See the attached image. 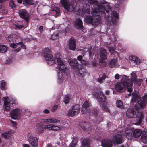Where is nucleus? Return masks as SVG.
<instances>
[{
  "mask_svg": "<svg viewBox=\"0 0 147 147\" xmlns=\"http://www.w3.org/2000/svg\"><path fill=\"white\" fill-rule=\"evenodd\" d=\"M123 76V75L122 76L121 75H120L118 74H117L115 75V78L116 79H118L119 78H121V77H122V76Z\"/></svg>",
  "mask_w": 147,
  "mask_h": 147,
  "instance_id": "46",
  "label": "nucleus"
},
{
  "mask_svg": "<svg viewBox=\"0 0 147 147\" xmlns=\"http://www.w3.org/2000/svg\"><path fill=\"white\" fill-rule=\"evenodd\" d=\"M68 62L71 67L74 69H76V70L75 71L76 76L80 78L83 76V71L81 67H80V65L78 64L77 61L75 59L70 58L68 60Z\"/></svg>",
  "mask_w": 147,
  "mask_h": 147,
  "instance_id": "6",
  "label": "nucleus"
},
{
  "mask_svg": "<svg viewBox=\"0 0 147 147\" xmlns=\"http://www.w3.org/2000/svg\"><path fill=\"white\" fill-rule=\"evenodd\" d=\"M89 55L90 56V57H91V53H90V52H89Z\"/></svg>",
  "mask_w": 147,
  "mask_h": 147,
  "instance_id": "59",
  "label": "nucleus"
},
{
  "mask_svg": "<svg viewBox=\"0 0 147 147\" xmlns=\"http://www.w3.org/2000/svg\"><path fill=\"white\" fill-rule=\"evenodd\" d=\"M10 122L14 127H15L16 126V124L15 122L13 121L12 120H10Z\"/></svg>",
  "mask_w": 147,
  "mask_h": 147,
  "instance_id": "49",
  "label": "nucleus"
},
{
  "mask_svg": "<svg viewBox=\"0 0 147 147\" xmlns=\"http://www.w3.org/2000/svg\"><path fill=\"white\" fill-rule=\"evenodd\" d=\"M39 30L40 32L41 33L42 32L43 30V27L42 26H40L39 27Z\"/></svg>",
  "mask_w": 147,
  "mask_h": 147,
  "instance_id": "50",
  "label": "nucleus"
},
{
  "mask_svg": "<svg viewBox=\"0 0 147 147\" xmlns=\"http://www.w3.org/2000/svg\"><path fill=\"white\" fill-rule=\"evenodd\" d=\"M23 4L26 6L31 5L33 4L32 0H23Z\"/></svg>",
  "mask_w": 147,
  "mask_h": 147,
  "instance_id": "39",
  "label": "nucleus"
},
{
  "mask_svg": "<svg viewBox=\"0 0 147 147\" xmlns=\"http://www.w3.org/2000/svg\"><path fill=\"white\" fill-rule=\"evenodd\" d=\"M10 6L13 9L15 8L16 5L14 3V2L12 1H11L9 3Z\"/></svg>",
  "mask_w": 147,
  "mask_h": 147,
  "instance_id": "40",
  "label": "nucleus"
},
{
  "mask_svg": "<svg viewBox=\"0 0 147 147\" xmlns=\"http://www.w3.org/2000/svg\"><path fill=\"white\" fill-rule=\"evenodd\" d=\"M142 130L140 129H136L134 130L133 132V135L135 138L139 137L141 134Z\"/></svg>",
  "mask_w": 147,
  "mask_h": 147,
  "instance_id": "30",
  "label": "nucleus"
},
{
  "mask_svg": "<svg viewBox=\"0 0 147 147\" xmlns=\"http://www.w3.org/2000/svg\"><path fill=\"white\" fill-rule=\"evenodd\" d=\"M80 107L78 105H76L71 108L67 113L68 116L73 117L78 115L80 111Z\"/></svg>",
  "mask_w": 147,
  "mask_h": 147,
  "instance_id": "10",
  "label": "nucleus"
},
{
  "mask_svg": "<svg viewBox=\"0 0 147 147\" xmlns=\"http://www.w3.org/2000/svg\"><path fill=\"white\" fill-rule=\"evenodd\" d=\"M129 77L126 75H123L121 81L116 83L115 85V89L117 92H123L126 87L128 92L129 93L131 92L133 89L132 82L129 80ZM128 96H131L130 93L128 94Z\"/></svg>",
  "mask_w": 147,
  "mask_h": 147,
  "instance_id": "3",
  "label": "nucleus"
},
{
  "mask_svg": "<svg viewBox=\"0 0 147 147\" xmlns=\"http://www.w3.org/2000/svg\"><path fill=\"white\" fill-rule=\"evenodd\" d=\"M129 61L130 63H134L139 65L140 63V60L136 56H131L129 57Z\"/></svg>",
  "mask_w": 147,
  "mask_h": 147,
  "instance_id": "20",
  "label": "nucleus"
},
{
  "mask_svg": "<svg viewBox=\"0 0 147 147\" xmlns=\"http://www.w3.org/2000/svg\"><path fill=\"white\" fill-rule=\"evenodd\" d=\"M3 100L4 101V105L3 107L4 110L6 111H8L10 109V103L11 102V104H16V100L15 99H12V101L10 100L8 97H3Z\"/></svg>",
  "mask_w": 147,
  "mask_h": 147,
  "instance_id": "9",
  "label": "nucleus"
},
{
  "mask_svg": "<svg viewBox=\"0 0 147 147\" xmlns=\"http://www.w3.org/2000/svg\"><path fill=\"white\" fill-rule=\"evenodd\" d=\"M74 138L72 137V139H73Z\"/></svg>",
  "mask_w": 147,
  "mask_h": 147,
  "instance_id": "64",
  "label": "nucleus"
},
{
  "mask_svg": "<svg viewBox=\"0 0 147 147\" xmlns=\"http://www.w3.org/2000/svg\"><path fill=\"white\" fill-rule=\"evenodd\" d=\"M72 98V96L70 95H66L64 97L65 103L66 104L68 103L69 102V100Z\"/></svg>",
  "mask_w": 147,
  "mask_h": 147,
  "instance_id": "32",
  "label": "nucleus"
},
{
  "mask_svg": "<svg viewBox=\"0 0 147 147\" xmlns=\"http://www.w3.org/2000/svg\"><path fill=\"white\" fill-rule=\"evenodd\" d=\"M109 51L110 52L111 55H114L115 56H119L118 53L115 51L113 47H108Z\"/></svg>",
  "mask_w": 147,
  "mask_h": 147,
  "instance_id": "31",
  "label": "nucleus"
},
{
  "mask_svg": "<svg viewBox=\"0 0 147 147\" xmlns=\"http://www.w3.org/2000/svg\"><path fill=\"white\" fill-rule=\"evenodd\" d=\"M105 94L107 95H108L109 94V92L108 90H107L105 92Z\"/></svg>",
  "mask_w": 147,
  "mask_h": 147,
  "instance_id": "55",
  "label": "nucleus"
},
{
  "mask_svg": "<svg viewBox=\"0 0 147 147\" xmlns=\"http://www.w3.org/2000/svg\"><path fill=\"white\" fill-rule=\"evenodd\" d=\"M10 47L13 48H15L18 47L17 49L14 50V52L16 53L19 52L21 49L20 47L21 48L25 49L26 46L23 44V43L21 42H19L18 43H12L10 44Z\"/></svg>",
  "mask_w": 147,
  "mask_h": 147,
  "instance_id": "13",
  "label": "nucleus"
},
{
  "mask_svg": "<svg viewBox=\"0 0 147 147\" xmlns=\"http://www.w3.org/2000/svg\"><path fill=\"white\" fill-rule=\"evenodd\" d=\"M124 135L120 132L117 135L114 136L113 138L112 142L114 144H118L121 143L123 142L122 139Z\"/></svg>",
  "mask_w": 147,
  "mask_h": 147,
  "instance_id": "14",
  "label": "nucleus"
},
{
  "mask_svg": "<svg viewBox=\"0 0 147 147\" xmlns=\"http://www.w3.org/2000/svg\"><path fill=\"white\" fill-rule=\"evenodd\" d=\"M81 63L82 65H87L88 63L84 60H82L81 61Z\"/></svg>",
  "mask_w": 147,
  "mask_h": 147,
  "instance_id": "48",
  "label": "nucleus"
},
{
  "mask_svg": "<svg viewBox=\"0 0 147 147\" xmlns=\"http://www.w3.org/2000/svg\"><path fill=\"white\" fill-rule=\"evenodd\" d=\"M75 26L77 28H82V22L80 19H76L75 22Z\"/></svg>",
  "mask_w": 147,
  "mask_h": 147,
  "instance_id": "28",
  "label": "nucleus"
},
{
  "mask_svg": "<svg viewBox=\"0 0 147 147\" xmlns=\"http://www.w3.org/2000/svg\"><path fill=\"white\" fill-rule=\"evenodd\" d=\"M53 12L55 17H57L59 16L60 10L57 7L54 8Z\"/></svg>",
  "mask_w": 147,
  "mask_h": 147,
  "instance_id": "34",
  "label": "nucleus"
},
{
  "mask_svg": "<svg viewBox=\"0 0 147 147\" xmlns=\"http://www.w3.org/2000/svg\"><path fill=\"white\" fill-rule=\"evenodd\" d=\"M34 137L32 136V134L31 133L29 132L27 134V138L28 140H29L31 138H32L33 137Z\"/></svg>",
  "mask_w": 147,
  "mask_h": 147,
  "instance_id": "43",
  "label": "nucleus"
},
{
  "mask_svg": "<svg viewBox=\"0 0 147 147\" xmlns=\"http://www.w3.org/2000/svg\"><path fill=\"white\" fill-rule=\"evenodd\" d=\"M30 143L33 146L36 147L38 145V140L37 138L34 137L31 138L29 140Z\"/></svg>",
  "mask_w": 147,
  "mask_h": 147,
  "instance_id": "26",
  "label": "nucleus"
},
{
  "mask_svg": "<svg viewBox=\"0 0 147 147\" xmlns=\"http://www.w3.org/2000/svg\"><path fill=\"white\" fill-rule=\"evenodd\" d=\"M47 147H50V145L48 146Z\"/></svg>",
  "mask_w": 147,
  "mask_h": 147,
  "instance_id": "61",
  "label": "nucleus"
},
{
  "mask_svg": "<svg viewBox=\"0 0 147 147\" xmlns=\"http://www.w3.org/2000/svg\"><path fill=\"white\" fill-rule=\"evenodd\" d=\"M135 102V107L134 108L128 109L126 112V115L129 118L138 117L137 122L135 124L139 125L141 123L143 118L142 113L139 111L140 109H143L147 103V95H145L142 98H141L139 95L138 92L135 91L132 93V97L131 102Z\"/></svg>",
  "mask_w": 147,
  "mask_h": 147,
  "instance_id": "2",
  "label": "nucleus"
},
{
  "mask_svg": "<svg viewBox=\"0 0 147 147\" xmlns=\"http://www.w3.org/2000/svg\"><path fill=\"white\" fill-rule=\"evenodd\" d=\"M21 112V111L18 109L13 110L10 112L11 118L14 119H18L22 115Z\"/></svg>",
  "mask_w": 147,
  "mask_h": 147,
  "instance_id": "15",
  "label": "nucleus"
},
{
  "mask_svg": "<svg viewBox=\"0 0 147 147\" xmlns=\"http://www.w3.org/2000/svg\"><path fill=\"white\" fill-rule=\"evenodd\" d=\"M80 125L84 130H89L91 129V125L88 122H84L80 123Z\"/></svg>",
  "mask_w": 147,
  "mask_h": 147,
  "instance_id": "22",
  "label": "nucleus"
},
{
  "mask_svg": "<svg viewBox=\"0 0 147 147\" xmlns=\"http://www.w3.org/2000/svg\"><path fill=\"white\" fill-rule=\"evenodd\" d=\"M36 131L38 133H42L44 131V129L49 130L57 131L64 130L65 127L61 125H56L52 124L46 125L44 128L42 123L38 122L36 124Z\"/></svg>",
  "mask_w": 147,
  "mask_h": 147,
  "instance_id": "5",
  "label": "nucleus"
},
{
  "mask_svg": "<svg viewBox=\"0 0 147 147\" xmlns=\"http://www.w3.org/2000/svg\"><path fill=\"white\" fill-rule=\"evenodd\" d=\"M106 77V76L105 75H103L102 78H100L98 79V81L100 83H101L103 80L105 79Z\"/></svg>",
  "mask_w": 147,
  "mask_h": 147,
  "instance_id": "41",
  "label": "nucleus"
},
{
  "mask_svg": "<svg viewBox=\"0 0 147 147\" xmlns=\"http://www.w3.org/2000/svg\"><path fill=\"white\" fill-rule=\"evenodd\" d=\"M8 0H0V3L3 2L7 1Z\"/></svg>",
  "mask_w": 147,
  "mask_h": 147,
  "instance_id": "58",
  "label": "nucleus"
},
{
  "mask_svg": "<svg viewBox=\"0 0 147 147\" xmlns=\"http://www.w3.org/2000/svg\"><path fill=\"white\" fill-rule=\"evenodd\" d=\"M23 0H17V1L18 3H22Z\"/></svg>",
  "mask_w": 147,
  "mask_h": 147,
  "instance_id": "57",
  "label": "nucleus"
},
{
  "mask_svg": "<svg viewBox=\"0 0 147 147\" xmlns=\"http://www.w3.org/2000/svg\"><path fill=\"white\" fill-rule=\"evenodd\" d=\"M141 140L142 142L147 143V132L146 131H143L142 132Z\"/></svg>",
  "mask_w": 147,
  "mask_h": 147,
  "instance_id": "29",
  "label": "nucleus"
},
{
  "mask_svg": "<svg viewBox=\"0 0 147 147\" xmlns=\"http://www.w3.org/2000/svg\"><path fill=\"white\" fill-rule=\"evenodd\" d=\"M77 142V138H74L72 140V142L69 145V147H75ZM66 144H63L61 147H66Z\"/></svg>",
  "mask_w": 147,
  "mask_h": 147,
  "instance_id": "27",
  "label": "nucleus"
},
{
  "mask_svg": "<svg viewBox=\"0 0 147 147\" xmlns=\"http://www.w3.org/2000/svg\"><path fill=\"white\" fill-rule=\"evenodd\" d=\"M68 46L69 49L71 50L74 51L76 48V41L72 38H71L68 42Z\"/></svg>",
  "mask_w": 147,
  "mask_h": 147,
  "instance_id": "19",
  "label": "nucleus"
},
{
  "mask_svg": "<svg viewBox=\"0 0 147 147\" xmlns=\"http://www.w3.org/2000/svg\"><path fill=\"white\" fill-rule=\"evenodd\" d=\"M131 78L132 81L134 82L140 86L141 83L142 81V80L140 79L137 80L136 79V75L134 72L131 73Z\"/></svg>",
  "mask_w": 147,
  "mask_h": 147,
  "instance_id": "21",
  "label": "nucleus"
},
{
  "mask_svg": "<svg viewBox=\"0 0 147 147\" xmlns=\"http://www.w3.org/2000/svg\"><path fill=\"white\" fill-rule=\"evenodd\" d=\"M43 112L44 113L46 114H48L49 113V111L47 109H45L43 111Z\"/></svg>",
  "mask_w": 147,
  "mask_h": 147,
  "instance_id": "52",
  "label": "nucleus"
},
{
  "mask_svg": "<svg viewBox=\"0 0 147 147\" xmlns=\"http://www.w3.org/2000/svg\"><path fill=\"white\" fill-rule=\"evenodd\" d=\"M114 40L115 41V40H116V38H115L114 37Z\"/></svg>",
  "mask_w": 147,
  "mask_h": 147,
  "instance_id": "60",
  "label": "nucleus"
},
{
  "mask_svg": "<svg viewBox=\"0 0 147 147\" xmlns=\"http://www.w3.org/2000/svg\"><path fill=\"white\" fill-rule=\"evenodd\" d=\"M11 133L10 131L3 133L2 134V137L5 138H7L11 135Z\"/></svg>",
  "mask_w": 147,
  "mask_h": 147,
  "instance_id": "35",
  "label": "nucleus"
},
{
  "mask_svg": "<svg viewBox=\"0 0 147 147\" xmlns=\"http://www.w3.org/2000/svg\"><path fill=\"white\" fill-rule=\"evenodd\" d=\"M43 121L46 124H49L51 123H58L60 124L59 125H61V126H63L62 125H61V123L60 122V120L53 118H50L48 119H44ZM65 127V126H63Z\"/></svg>",
  "mask_w": 147,
  "mask_h": 147,
  "instance_id": "17",
  "label": "nucleus"
},
{
  "mask_svg": "<svg viewBox=\"0 0 147 147\" xmlns=\"http://www.w3.org/2000/svg\"><path fill=\"white\" fill-rule=\"evenodd\" d=\"M102 119H101L99 121H96V123L98 124L100 123V122L101 121H102Z\"/></svg>",
  "mask_w": 147,
  "mask_h": 147,
  "instance_id": "56",
  "label": "nucleus"
},
{
  "mask_svg": "<svg viewBox=\"0 0 147 147\" xmlns=\"http://www.w3.org/2000/svg\"><path fill=\"white\" fill-rule=\"evenodd\" d=\"M81 147H89V142L87 139H83Z\"/></svg>",
  "mask_w": 147,
  "mask_h": 147,
  "instance_id": "33",
  "label": "nucleus"
},
{
  "mask_svg": "<svg viewBox=\"0 0 147 147\" xmlns=\"http://www.w3.org/2000/svg\"><path fill=\"white\" fill-rule=\"evenodd\" d=\"M97 101L99 102L102 109L106 111H108L109 109L105 104V101L106 99V96L102 92L98 93L96 96Z\"/></svg>",
  "mask_w": 147,
  "mask_h": 147,
  "instance_id": "8",
  "label": "nucleus"
},
{
  "mask_svg": "<svg viewBox=\"0 0 147 147\" xmlns=\"http://www.w3.org/2000/svg\"><path fill=\"white\" fill-rule=\"evenodd\" d=\"M42 53L47 63L49 65L53 64L55 60L51 54L50 49L48 48H45L43 49Z\"/></svg>",
  "mask_w": 147,
  "mask_h": 147,
  "instance_id": "7",
  "label": "nucleus"
},
{
  "mask_svg": "<svg viewBox=\"0 0 147 147\" xmlns=\"http://www.w3.org/2000/svg\"><path fill=\"white\" fill-rule=\"evenodd\" d=\"M116 106L121 109H122L124 107L122 102L121 100H117L116 102Z\"/></svg>",
  "mask_w": 147,
  "mask_h": 147,
  "instance_id": "38",
  "label": "nucleus"
},
{
  "mask_svg": "<svg viewBox=\"0 0 147 147\" xmlns=\"http://www.w3.org/2000/svg\"><path fill=\"white\" fill-rule=\"evenodd\" d=\"M7 40L9 42L13 40L12 37L11 36L9 35L7 38Z\"/></svg>",
  "mask_w": 147,
  "mask_h": 147,
  "instance_id": "47",
  "label": "nucleus"
},
{
  "mask_svg": "<svg viewBox=\"0 0 147 147\" xmlns=\"http://www.w3.org/2000/svg\"><path fill=\"white\" fill-rule=\"evenodd\" d=\"M57 63L58 66L56 67V70L57 73V80L58 82L60 84L63 81V75L62 73L64 74H67V70L65 67L64 62L62 61L61 58L59 57L57 58Z\"/></svg>",
  "mask_w": 147,
  "mask_h": 147,
  "instance_id": "4",
  "label": "nucleus"
},
{
  "mask_svg": "<svg viewBox=\"0 0 147 147\" xmlns=\"http://www.w3.org/2000/svg\"><path fill=\"white\" fill-rule=\"evenodd\" d=\"M57 144L58 145H59V143H57Z\"/></svg>",
  "mask_w": 147,
  "mask_h": 147,
  "instance_id": "62",
  "label": "nucleus"
},
{
  "mask_svg": "<svg viewBox=\"0 0 147 147\" xmlns=\"http://www.w3.org/2000/svg\"><path fill=\"white\" fill-rule=\"evenodd\" d=\"M58 106L57 105H55L51 109V111L54 112L57 109Z\"/></svg>",
  "mask_w": 147,
  "mask_h": 147,
  "instance_id": "44",
  "label": "nucleus"
},
{
  "mask_svg": "<svg viewBox=\"0 0 147 147\" xmlns=\"http://www.w3.org/2000/svg\"><path fill=\"white\" fill-rule=\"evenodd\" d=\"M13 61L12 59H8L5 61V63L6 64H10L12 63Z\"/></svg>",
  "mask_w": 147,
  "mask_h": 147,
  "instance_id": "42",
  "label": "nucleus"
},
{
  "mask_svg": "<svg viewBox=\"0 0 147 147\" xmlns=\"http://www.w3.org/2000/svg\"><path fill=\"white\" fill-rule=\"evenodd\" d=\"M59 38L58 32H56L52 35L51 38L53 40H55Z\"/></svg>",
  "mask_w": 147,
  "mask_h": 147,
  "instance_id": "37",
  "label": "nucleus"
},
{
  "mask_svg": "<svg viewBox=\"0 0 147 147\" xmlns=\"http://www.w3.org/2000/svg\"><path fill=\"white\" fill-rule=\"evenodd\" d=\"M6 82L4 80L0 82V88L2 90H4L6 89Z\"/></svg>",
  "mask_w": 147,
  "mask_h": 147,
  "instance_id": "36",
  "label": "nucleus"
},
{
  "mask_svg": "<svg viewBox=\"0 0 147 147\" xmlns=\"http://www.w3.org/2000/svg\"><path fill=\"white\" fill-rule=\"evenodd\" d=\"M133 130V128L131 127L126 128L125 129L126 136L128 139H131L132 138Z\"/></svg>",
  "mask_w": 147,
  "mask_h": 147,
  "instance_id": "24",
  "label": "nucleus"
},
{
  "mask_svg": "<svg viewBox=\"0 0 147 147\" xmlns=\"http://www.w3.org/2000/svg\"><path fill=\"white\" fill-rule=\"evenodd\" d=\"M78 59L80 61L82 60V56L79 55L77 57Z\"/></svg>",
  "mask_w": 147,
  "mask_h": 147,
  "instance_id": "51",
  "label": "nucleus"
},
{
  "mask_svg": "<svg viewBox=\"0 0 147 147\" xmlns=\"http://www.w3.org/2000/svg\"><path fill=\"white\" fill-rule=\"evenodd\" d=\"M18 13L20 17L24 19L27 23L29 22V20L28 19L29 15L26 10L24 9H20L19 10Z\"/></svg>",
  "mask_w": 147,
  "mask_h": 147,
  "instance_id": "16",
  "label": "nucleus"
},
{
  "mask_svg": "<svg viewBox=\"0 0 147 147\" xmlns=\"http://www.w3.org/2000/svg\"><path fill=\"white\" fill-rule=\"evenodd\" d=\"M89 104L87 101H86L83 104L81 112L82 113H86L88 110Z\"/></svg>",
  "mask_w": 147,
  "mask_h": 147,
  "instance_id": "23",
  "label": "nucleus"
},
{
  "mask_svg": "<svg viewBox=\"0 0 147 147\" xmlns=\"http://www.w3.org/2000/svg\"><path fill=\"white\" fill-rule=\"evenodd\" d=\"M22 147H30V146L27 144H24L22 145Z\"/></svg>",
  "mask_w": 147,
  "mask_h": 147,
  "instance_id": "53",
  "label": "nucleus"
},
{
  "mask_svg": "<svg viewBox=\"0 0 147 147\" xmlns=\"http://www.w3.org/2000/svg\"><path fill=\"white\" fill-rule=\"evenodd\" d=\"M100 63H102L105 66L107 64V61L105 60L107 59V56L108 53L106 50L103 48H101L100 49Z\"/></svg>",
  "mask_w": 147,
  "mask_h": 147,
  "instance_id": "12",
  "label": "nucleus"
},
{
  "mask_svg": "<svg viewBox=\"0 0 147 147\" xmlns=\"http://www.w3.org/2000/svg\"><path fill=\"white\" fill-rule=\"evenodd\" d=\"M88 2L90 5H93V7H92V11L90 14V10L89 6L86 3L83 4V8L82 7V4L80 6L82 8H80L78 11V13L80 15V13L82 11L83 14V16H85V22L89 23L98 24L100 22V17L103 15L107 20L111 21L112 23L115 21L116 19L119 17L117 13L116 12L112 13L111 17H109L108 16L109 12L110 11L111 9L108 5L103 4L99 6L97 0H87Z\"/></svg>",
  "mask_w": 147,
  "mask_h": 147,
  "instance_id": "1",
  "label": "nucleus"
},
{
  "mask_svg": "<svg viewBox=\"0 0 147 147\" xmlns=\"http://www.w3.org/2000/svg\"><path fill=\"white\" fill-rule=\"evenodd\" d=\"M112 142L109 140H102L101 142V145L103 147H111Z\"/></svg>",
  "mask_w": 147,
  "mask_h": 147,
  "instance_id": "25",
  "label": "nucleus"
},
{
  "mask_svg": "<svg viewBox=\"0 0 147 147\" xmlns=\"http://www.w3.org/2000/svg\"><path fill=\"white\" fill-rule=\"evenodd\" d=\"M7 13V11H6L5 12V13Z\"/></svg>",
  "mask_w": 147,
  "mask_h": 147,
  "instance_id": "63",
  "label": "nucleus"
},
{
  "mask_svg": "<svg viewBox=\"0 0 147 147\" xmlns=\"http://www.w3.org/2000/svg\"><path fill=\"white\" fill-rule=\"evenodd\" d=\"M24 27L23 25H20L19 24H17L15 25V28H21Z\"/></svg>",
  "mask_w": 147,
  "mask_h": 147,
  "instance_id": "45",
  "label": "nucleus"
},
{
  "mask_svg": "<svg viewBox=\"0 0 147 147\" xmlns=\"http://www.w3.org/2000/svg\"><path fill=\"white\" fill-rule=\"evenodd\" d=\"M92 65L94 66H95L96 65V63L95 62L93 61L92 62Z\"/></svg>",
  "mask_w": 147,
  "mask_h": 147,
  "instance_id": "54",
  "label": "nucleus"
},
{
  "mask_svg": "<svg viewBox=\"0 0 147 147\" xmlns=\"http://www.w3.org/2000/svg\"><path fill=\"white\" fill-rule=\"evenodd\" d=\"M62 6L69 12H72L74 10V7L71 3H69V0H61Z\"/></svg>",
  "mask_w": 147,
  "mask_h": 147,
  "instance_id": "11",
  "label": "nucleus"
},
{
  "mask_svg": "<svg viewBox=\"0 0 147 147\" xmlns=\"http://www.w3.org/2000/svg\"><path fill=\"white\" fill-rule=\"evenodd\" d=\"M109 67L111 68L117 67L119 66L117 58L113 59L110 61L109 62Z\"/></svg>",
  "mask_w": 147,
  "mask_h": 147,
  "instance_id": "18",
  "label": "nucleus"
}]
</instances>
